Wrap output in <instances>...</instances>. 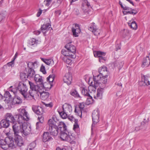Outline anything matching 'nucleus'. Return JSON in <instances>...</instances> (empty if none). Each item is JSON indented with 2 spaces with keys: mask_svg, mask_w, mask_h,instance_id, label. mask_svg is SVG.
Wrapping results in <instances>:
<instances>
[{
  "mask_svg": "<svg viewBox=\"0 0 150 150\" xmlns=\"http://www.w3.org/2000/svg\"><path fill=\"white\" fill-rule=\"evenodd\" d=\"M30 89L27 93V87L26 84L22 82H20L17 87V89L23 97L27 100L34 98L35 96H38L39 86L35 85L32 82L28 81Z\"/></svg>",
  "mask_w": 150,
  "mask_h": 150,
  "instance_id": "nucleus-1",
  "label": "nucleus"
},
{
  "mask_svg": "<svg viewBox=\"0 0 150 150\" xmlns=\"http://www.w3.org/2000/svg\"><path fill=\"white\" fill-rule=\"evenodd\" d=\"M12 127L14 135H19L20 133L25 136L28 134L26 127L23 126L22 123L17 121L12 124Z\"/></svg>",
  "mask_w": 150,
  "mask_h": 150,
  "instance_id": "nucleus-2",
  "label": "nucleus"
},
{
  "mask_svg": "<svg viewBox=\"0 0 150 150\" xmlns=\"http://www.w3.org/2000/svg\"><path fill=\"white\" fill-rule=\"evenodd\" d=\"M0 144L2 149L4 150H7L9 148L14 149L16 147L13 138L11 136L6 137L4 140H0Z\"/></svg>",
  "mask_w": 150,
  "mask_h": 150,
  "instance_id": "nucleus-3",
  "label": "nucleus"
},
{
  "mask_svg": "<svg viewBox=\"0 0 150 150\" xmlns=\"http://www.w3.org/2000/svg\"><path fill=\"white\" fill-rule=\"evenodd\" d=\"M107 79L106 78L102 76L100 74L96 76H93V81H91L90 79L88 81V83L91 85V86H92L94 88L93 90H94L96 89L97 87L100 85V84H105L107 83Z\"/></svg>",
  "mask_w": 150,
  "mask_h": 150,
  "instance_id": "nucleus-4",
  "label": "nucleus"
},
{
  "mask_svg": "<svg viewBox=\"0 0 150 150\" xmlns=\"http://www.w3.org/2000/svg\"><path fill=\"white\" fill-rule=\"evenodd\" d=\"M48 124L49 127L48 130L50 134L53 136H56L58 133L59 128L57 127L58 123L55 122L54 120L52 117L49 120Z\"/></svg>",
  "mask_w": 150,
  "mask_h": 150,
  "instance_id": "nucleus-5",
  "label": "nucleus"
},
{
  "mask_svg": "<svg viewBox=\"0 0 150 150\" xmlns=\"http://www.w3.org/2000/svg\"><path fill=\"white\" fill-rule=\"evenodd\" d=\"M17 117V121L22 124L23 122V121H28L29 120V117L28 115V112L25 110L23 109L21 111L20 115L16 116Z\"/></svg>",
  "mask_w": 150,
  "mask_h": 150,
  "instance_id": "nucleus-6",
  "label": "nucleus"
},
{
  "mask_svg": "<svg viewBox=\"0 0 150 150\" xmlns=\"http://www.w3.org/2000/svg\"><path fill=\"white\" fill-rule=\"evenodd\" d=\"M95 57H99V61L100 62H104L106 60V58L105 56L106 53L100 51H95L93 52Z\"/></svg>",
  "mask_w": 150,
  "mask_h": 150,
  "instance_id": "nucleus-7",
  "label": "nucleus"
},
{
  "mask_svg": "<svg viewBox=\"0 0 150 150\" xmlns=\"http://www.w3.org/2000/svg\"><path fill=\"white\" fill-rule=\"evenodd\" d=\"M52 117L53 119L54 120L55 122L58 123V125H57V127L58 128H59L60 132L67 130V126L64 122H60L55 116L53 115Z\"/></svg>",
  "mask_w": 150,
  "mask_h": 150,
  "instance_id": "nucleus-8",
  "label": "nucleus"
},
{
  "mask_svg": "<svg viewBox=\"0 0 150 150\" xmlns=\"http://www.w3.org/2000/svg\"><path fill=\"white\" fill-rule=\"evenodd\" d=\"M85 106V103H80L78 105L76 106L74 112L77 113V115L81 117L82 111Z\"/></svg>",
  "mask_w": 150,
  "mask_h": 150,
  "instance_id": "nucleus-9",
  "label": "nucleus"
},
{
  "mask_svg": "<svg viewBox=\"0 0 150 150\" xmlns=\"http://www.w3.org/2000/svg\"><path fill=\"white\" fill-rule=\"evenodd\" d=\"M99 112L98 110H94L92 113L93 124L92 127L99 121Z\"/></svg>",
  "mask_w": 150,
  "mask_h": 150,
  "instance_id": "nucleus-10",
  "label": "nucleus"
},
{
  "mask_svg": "<svg viewBox=\"0 0 150 150\" xmlns=\"http://www.w3.org/2000/svg\"><path fill=\"white\" fill-rule=\"evenodd\" d=\"M14 144L16 146H21L23 144L22 137L19 134L14 135Z\"/></svg>",
  "mask_w": 150,
  "mask_h": 150,
  "instance_id": "nucleus-11",
  "label": "nucleus"
},
{
  "mask_svg": "<svg viewBox=\"0 0 150 150\" xmlns=\"http://www.w3.org/2000/svg\"><path fill=\"white\" fill-rule=\"evenodd\" d=\"M32 109L33 111L38 115H42L43 114V108L40 106L33 105L32 106Z\"/></svg>",
  "mask_w": 150,
  "mask_h": 150,
  "instance_id": "nucleus-12",
  "label": "nucleus"
},
{
  "mask_svg": "<svg viewBox=\"0 0 150 150\" xmlns=\"http://www.w3.org/2000/svg\"><path fill=\"white\" fill-rule=\"evenodd\" d=\"M65 47L66 50L73 54H75L76 52V47L71 44V43H69L67 44L65 46Z\"/></svg>",
  "mask_w": 150,
  "mask_h": 150,
  "instance_id": "nucleus-13",
  "label": "nucleus"
},
{
  "mask_svg": "<svg viewBox=\"0 0 150 150\" xmlns=\"http://www.w3.org/2000/svg\"><path fill=\"white\" fill-rule=\"evenodd\" d=\"M99 73L102 76L105 78L108 76V72L107 70L106 67L105 66H103L102 67H100L98 70Z\"/></svg>",
  "mask_w": 150,
  "mask_h": 150,
  "instance_id": "nucleus-14",
  "label": "nucleus"
},
{
  "mask_svg": "<svg viewBox=\"0 0 150 150\" xmlns=\"http://www.w3.org/2000/svg\"><path fill=\"white\" fill-rule=\"evenodd\" d=\"M62 110L65 112L70 115L72 111V107L70 104L65 103L63 105Z\"/></svg>",
  "mask_w": 150,
  "mask_h": 150,
  "instance_id": "nucleus-15",
  "label": "nucleus"
},
{
  "mask_svg": "<svg viewBox=\"0 0 150 150\" xmlns=\"http://www.w3.org/2000/svg\"><path fill=\"white\" fill-rule=\"evenodd\" d=\"M34 79L36 83L41 85V86L43 88H46L44 86L43 83V80L42 76H40L38 74H35L34 76Z\"/></svg>",
  "mask_w": 150,
  "mask_h": 150,
  "instance_id": "nucleus-16",
  "label": "nucleus"
},
{
  "mask_svg": "<svg viewBox=\"0 0 150 150\" xmlns=\"http://www.w3.org/2000/svg\"><path fill=\"white\" fill-rule=\"evenodd\" d=\"M63 80L64 82L67 83V85L70 84L72 80L71 74L69 73L66 74L63 77Z\"/></svg>",
  "mask_w": 150,
  "mask_h": 150,
  "instance_id": "nucleus-17",
  "label": "nucleus"
},
{
  "mask_svg": "<svg viewBox=\"0 0 150 150\" xmlns=\"http://www.w3.org/2000/svg\"><path fill=\"white\" fill-rule=\"evenodd\" d=\"M72 32L73 33V35L75 37H77L78 36V34L81 32V30L79 24L76 23L75 24V27L72 28Z\"/></svg>",
  "mask_w": 150,
  "mask_h": 150,
  "instance_id": "nucleus-18",
  "label": "nucleus"
},
{
  "mask_svg": "<svg viewBox=\"0 0 150 150\" xmlns=\"http://www.w3.org/2000/svg\"><path fill=\"white\" fill-rule=\"evenodd\" d=\"M5 119L8 121L10 123L13 124L16 122V120L11 113H7L5 116Z\"/></svg>",
  "mask_w": 150,
  "mask_h": 150,
  "instance_id": "nucleus-19",
  "label": "nucleus"
},
{
  "mask_svg": "<svg viewBox=\"0 0 150 150\" xmlns=\"http://www.w3.org/2000/svg\"><path fill=\"white\" fill-rule=\"evenodd\" d=\"M144 79V81L139 82V85L141 86H145L150 85V81L149 80V78L146 76L144 75L142 77Z\"/></svg>",
  "mask_w": 150,
  "mask_h": 150,
  "instance_id": "nucleus-20",
  "label": "nucleus"
},
{
  "mask_svg": "<svg viewBox=\"0 0 150 150\" xmlns=\"http://www.w3.org/2000/svg\"><path fill=\"white\" fill-rule=\"evenodd\" d=\"M26 63L27 64V69H33L34 70L38 67V62L37 61H35L34 62L28 61Z\"/></svg>",
  "mask_w": 150,
  "mask_h": 150,
  "instance_id": "nucleus-21",
  "label": "nucleus"
},
{
  "mask_svg": "<svg viewBox=\"0 0 150 150\" xmlns=\"http://www.w3.org/2000/svg\"><path fill=\"white\" fill-rule=\"evenodd\" d=\"M22 103V100L21 98L18 96H15L12 100L11 104L12 105H19Z\"/></svg>",
  "mask_w": 150,
  "mask_h": 150,
  "instance_id": "nucleus-22",
  "label": "nucleus"
},
{
  "mask_svg": "<svg viewBox=\"0 0 150 150\" xmlns=\"http://www.w3.org/2000/svg\"><path fill=\"white\" fill-rule=\"evenodd\" d=\"M91 87H92V86H91L90 85V86L88 88L86 87H83L81 91V92L82 94H83L84 96L90 97L91 100H92V98L91 96L89 94V88Z\"/></svg>",
  "mask_w": 150,
  "mask_h": 150,
  "instance_id": "nucleus-23",
  "label": "nucleus"
},
{
  "mask_svg": "<svg viewBox=\"0 0 150 150\" xmlns=\"http://www.w3.org/2000/svg\"><path fill=\"white\" fill-rule=\"evenodd\" d=\"M62 53L64 56V57H67L69 56L72 58H75L76 57L75 54H71L68 50H66L64 49L62 50ZM62 56L63 57V56Z\"/></svg>",
  "mask_w": 150,
  "mask_h": 150,
  "instance_id": "nucleus-24",
  "label": "nucleus"
},
{
  "mask_svg": "<svg viewBox=\"0 0 150 150\" xmlns=\"http://www.w3.org/2000/svg\"><path fill=\"white\" fill-rule=\"evenodd\" d=\"M69 133L67 130L60 132V138L62 140L67 141L68 139Z\"/></svg>",
  "mask_w": 150,
  "mask_h": 150,
  "instance_id": "nucleus-25",
  "label": "nucleus"
},
{
  "mask_svg": "<svg viewBox=\"0 0 150 150\" xmlns=\"http://www.w3.org/2000/svg\"><path fill=\"white\" fill-rule=\"evenodd\" d=\"M39 91L38 92V96H39V93L40 95V98L43 100H46L49 96V93L47 92H39L40 89L39 87Z\"/></svg>",
  "mask_w": 150,
  "mask_h": 150,
  "instance_id": "nucleus-26",
  "label": "nucleus"
},
{
  "mask_svg": "<svg viewBox=\"0 0 150 150\" xmlns=\"http://www.w3.org/2000/svg\"><path fill=\"white\" fill-rule=\"evenodd\" d=\"M50 134V133L48 132H45L44 133L42 138V141L44 142H46L52 139Z\"/></svg>",
  "mask_w": 150,
  "mask_h": 150,
  "instance_id": "nucleus-27",
  "label": "nucleus"
},
{
  "mask_svg": "<svg viewBox=\"0 0 150 150\" xmlns=\"http://www.w3.org/2000/svg\"><path fill=\"white\" fill-rule=\"evenodd\" d=\"M150 64V59L148 56H146L143 60L142 66V67H147Z\"/></svg>",
  "mask_w": 150,
  "mask_h": 150,
  "instance_id": "nucleus-28",
  "label": "nucleus"
},
{
  "mask_svg": "<svg viewBox=\"0 0 150 150\" xmlns=\"http://www.w3.org/2000/svg\"><path fill=\"white\" fill-rule=\"evenodd\" d=\"M75 135L74 134L69 132L68 139H67V141L71 143H75Z\"/></svg>",
  "mask_w": 150,
  "mask_h": 150,
  "instance_id": "nucleus-29",
  "label": "nucleus"
},
{
  "mask_svg": "<svg viewBox=\"0 0 150 150\" xmlns=\"http://www.w3.org/2000/svg\"><path fill=\"white\" fill-rule=\"evenodd\" d=\"M1 126L5 128H8L10 125V122L5 119L2 120L1 121Z\"/></svg>",
  "mask_w": 150,
  "mask_h": 150,
  "instance_id": "nucleus-30",
  "label": "nucleus"
},
{
  "mask_svg": "<svg viewBox=\"0 0 150 150\" xmlns=\"http://www.w3.org/2000/svg\"><path fill=\"white\" fill-rule=\"evenodd\" d=\"M51 25L48 23L44 24L42 25L41 29L44 35L46 33V32L47 30H49L50 28Z\"/></svg>",
  "mask_w": 150,
  "mask_h": 150,
  "instance_id": "nucleus-31",
  "label": "nucleus"
},
{
  "mask_svg": "<svg viewBox=\"0 0 150 150\" xmlns=\"http://www.w3.org/2000/svg\"><path fill=\"white\" fill-rule=\"evenodd\" d=\"M27 75L28 78H30L34 77L35 75V72L33 69H27Z\"/></svg>",
  "mask_w": 150,
  "mask_h": 150,
  "instance_id": "nucleus-32",
  "label": "nucleus"
},
{
  "mask_svg": "<svg viewBox=\"0 0 150 150\" xmlns=\"http://www.w3.org/2000/svg\"><path fill=\"white\" fill-rule=\"evenodd\" d=\"M38 41L36 39L32 38L30 39L29 41V46L36 47L38 43Z\"/></svg>",
  "mask_w": 150,
  "mask_h": 150,
  "instance_id": "nucleus-33",
  "label": "nucleus"
},
{
  "mask_svg": "<svg viewBox=\"0 0 150 150\" xmlns=\"http://www.w3.org/2000/svg\"><path fill=\"white\" fill-rule=\"evenodd\" d=\"M104 92V89L103 88H98L97 90V96L100 99H101L102 98L103 94Z\"/></svg>",
  "mask_w": 150,
  "mask_h": 150,
  "instance_id": "nucleus-34",
  "label": "nucleus"
},
{
  "mask_svg": "<svg viewBox=\"0 0 150 150\" xmlns=\"http://www.w3.org/2000/svg\"><path fill=\"white\" fill-rule=\"evenodd\" d=\"M54 78V74L50 75L47 78V80L50 83V88H51L52 86V83L53 81Z\"/></svg>",
  "mask_w": 150,
  "mask_h": 150,
  "instance_id": "nucleus-35",
  "label": "nucleus"
},
{
  "mask_svg": "<svg viewBox=\"0 0 150 150\" xmlns=\"http://www.w3.org/2000/svg\"><path fill=\"white\" fill-rule=\"evenodd\" d=\"M73 129L76 133H79V126L78 124V120H75V123L74 125Z\"/></svg>",
  "mask_w": 150,
  "mask_h": 150,
  "instance_id": "nucleus-36",
  "label": "nucleus"
},
{
  "mask_svg": "<svg viewBox=\"0 0 150 150\" xmlns=\"http://www.w3.org/2000/svg\"><path fill=\"white\" fill-rule=\"evenodd\" d=\"M61 59L67 64H68L70 65L71 64V60L69 58H68L66 57H62V56H61Z\"/></svg>",
  "mask_w": 150,
  "mask_h": 150,
  "instance_id": "nucleus-37",
  "label": "nucleus"
},
{
  "mask_svg": "<svg viewBox=\"0 0 150 150\" xmlns=\"http://www.w3.org/2000/svg\"><path fill=\"white\" fill-rule=\"evenodd\" d=\"M95 23H92V24L89 28L88 29L89 30L94 33H96L97 30L96 26L95 25Z\"/></svg>",
  "mask_w": 150,
  "mask_h": 150,
  "instance_id": "nucleus-38",
  "label": "nucleus"
},
{
  "mask_svg": "<svg viewBox=\"0 0 150 150\" xmlns=\"http://www.w3.org/2000/svg\"><path fill=\"white\" fill-rule=\"evenodd\" d=\"M58 111L60 116L63 119L66 118L67 117V116L68 115H69V114L66 113L63 110V111H60L59 110Z\"/></svg>",
  "mask_w": 150,
  "mask_h": 150,
  "instance_id": "nucleus-39",
  "label": "nucleus"
},
{
  "mask_svg": "<svg viewBox=\"0 0 150 150\" xmlns=\"http://www.w3.org/2000/svg\"><path fill=\"white\" fill-rule=\"evenodd\" d=\"M71 94L75 97L80 98L78 93L75 89H72L70 92Z\"/></svg>",
  "mask_w": 150,
  "mask_h": 150,
  "instance_id": "nucleus-40",
  "label": "nucleus"
},
{
  "mask_svg": "<svg viewBox=\"0 0 150 150\" xmlns=\"http://www.w3.org/2000/svg\"><path fill=\"white\" fill-rule=\"evenodd\" d=\"M82 8L83 10H84V7L85 6H87V8H88L90 6V4L88 2L87 0H83L82 3Z\"/></svg>",
  "mask_w": 150,
  "mask_h": 150,
  "instance_id": "nucleus-41",
  "label": "nucleus"
},
{
  "mask_svg": "<svg viewBox=\"0 0 150 150\" xmlns=\"http://www.w3.org/2000/svg\"><path fill=\"white\" fill-rule=\"evenodd\" d=\"M128 24L130 27L133 29L135 30L137 28V25L135 21H133L130 23H129Z\"/></svg>",
  "mask_w": 150,
  "mask_h": 150,
  "instance_id": "nucleus-42",
  "label": "nucleus"
},
{
  "mask_svg": "<svg viewBox=\"0 0 150 150\" xmlns=\"http://www.w3.org/2000/svg\"><path fill=\"white\" fill-rule=\"evenodd\" d=\"M20 76L21 79L23 81H25L27 78H28V75L24 73H21L20 74Z\"/></svg>",
  "mask_w": 150,
  "mask_h": 150,
  "instance_id": "nucleus-43",
  "label": "nucleus"
},
{
  "mask_svg": "<svg viewBox=\"0 0 150 150\" xmlns=\"http://www.w3.org/2000/svg\"><path fill=\"white\" fill-rule=\"evenodd\" d=\"M4 97L8 100H10L11 99V95L9 91H6L4 94Z\"/></svg>",
  "mask_w": 150,
  "mask_h": 150,
  "instance_id": "nucleus-44",
  "label": "nucleus"
},
{
  "mask_svg": "<svg viewBox=\"0 0 150 150\" xmlns=\"http://www.w3.org/2000/svg\"><path fill=\"white\" fill-rule=\"evenodd\" d=\"M126 13H124V15H126L127 14H129L132 15H135L137 14V12L136 10L134 9H132V11L129 10L128 11H127L125 12Z\"/></svg>",
  "mask_w": 150,
  "mask_h": 150,
  "instance_id": "nucleus-45",
  "label": "nucleus"
},
{
  "mask_svg": "<svg viewBox=\"0 0 150 150\" xmlns=\"http://www.w3.org/2000/svg\"><path fill=\"white\" fill-rule=\"evenodd\" d=\"M45 62V63L47 65H50L51 66H52V65L53 64L54 62L51 59H46Z\"/></svg>",
  "mask_w": 150,
  "mask_h": 150,
  "instance_id": "nucleus-46",
  "label": "nucleus"
},
{
  "mask_svg": "<svg viewBox=\"0 0 150 150\" xmlns=\"http://www.w3.org/2000/svg\"><path fill=\"white\" fill-rule=\"evenodd\" d=\"M117 66L119 69L123 67L124 63L123 62L121 61H119L117 62Z\"/></svg>",
  "mask_w": 150,
  "mask_h": 150,
  "instance_id": "nucleus-47",
  "label": "nucleus"
},
{
  "mask_svg": "<svg viewBox=\"0 0 150 150\" xmlns=\"http://www.w3.org/2000/svg\"><path fill=\"white\" fill-rule=\"evenodd\" d=\"M52 0H45L44 2L45 3L46 6H48L51 3Z\"/></svg>",
  "mask_w": 150,
  "mask_h": 150,
  "instance_id": "nucleus-48",
  "label": "nucleus"
},
{
  "mask_svg": "<svg viewBox=\"0 0 150 150\" xmlns=\"http://www.w3.org/2000/svg\"><path fill=\"white\" fill-rule=\"evenodd\" d=\"M38 119L39 120V122L40 123H42L43 122L44 117L42 115H40L38 117Z\"/></svg>",
  "mask_w": 150,
  "mask_h": 150,
  "instance_id": "nucleus-49",
  "label": "nucleus"
},
{
  "mask_svg": "<svg viewBox=\"0 0 150 150\" xmlns=\"http://www.w3.org/2000/svg\"><path fill=\"white\" fill-rule=\"evenodd\" d=\"M14 60H12L11 62L8 63L7 65L8 67H13L14 65Z\"/></svg>",
  "mask_w": 150,
  "mask_h": 150,
  "instance_id": "nucleus-50",
  "label": "nucleus"
},
{
  "mask_svg": "<svg viewBox=\"0 0 150 150\" xmlns=\"http://www.w3.org/2000/svg\"><path fill=\"white\" fill-rule=\"evenodd\" d=\"M40 71L41 72H42L44 74H45L46 73L45 67L42 65L41 67Z\"/></svg>",
  "mask_w": 150,
  "mask_h": 150,
  "instance_id": "nucleus-51",
  "label": "nucleus"
},
{
  "mask_svg": "<svg viewBox=\"0 0 150 150\" xmlns=\"http://www.w3.org/2000/svg\"><path fill=\"white\" fill-rule=\"evenodd\" d=\"M5 16L4 14L3 13H0V22L3 19L5 18Z\"/></svg>",
  "mask_w": 150,
  "mask_h": 150,
  "instance_id": "nucleus-52",
  "label": "nucleus"
},
{
  "mask_svg": "<svg viewBox=\"0 0 150 150\" xmlns=\"http://www.w3.org/2000/svg\"><path fill=\"white\" fill-rule=\"evenodd\" d=\"M36 146V144L34 142H33L30 144L29 145V146L30 147H32L33 149Z\"/></svg>",
  "mask_w": 150,
  "mask_h": 150,
  "instance_id": "nucleus-53",
  "label": "nucleus"
},
{
  "mask_svg": "<svg viewBox=\"0 0 150 150\" xmlns=\"http://www.w3.org/2000/svg\"><path fill=\"white\" fill-rule=\"evenodd\" d=\"M42 10H41L40 8L37 14V17H38L40 16L42 13Z\"/></svg>",
  "mask_w": 150,
  "mask_h": 150,
  "instance_id": "nucleus-54",
  "label": "nucleus"
},
{
  "mask_svg": "<svg viewBox=\"0 0 150 150\" xmlns=\"http://www.w3.org/2000/svg\"><path fill=\"white\" fill-rule=\"evenodd\" d=\"M41 123L38 122H37L36 124V129H39Z\"/></svg>",
  "mask_w": 150,
  "mask_h": 150,
  "instance_id": "nucleus-55",
  "label": "nucleus"
},
{
  "mask_svg": "<svg viewBox=\"0 0 150 150\" xmlns=\"http://www.w3.org/2000/svg\"><path fill=\"white\" fill-rule=\"evenodd\" d=\"M123 9L124 10H128L129 11V10L132 11V8H131L129 7H128L126 6H124V8Z\"/></svg>",
  "mask_w": 150,
  "mask_h": 150,
  "instance_id": "nucleus-56",
  "label": "nucleus"
},
{
  "mask_svg": "<svg viewBox=\"0 0 150 150\" xmlns=\"http://www.w3.org/2000/svg\"><path fill=\"white\" fill-rule=\"evenodd\" d=\"M33 33L34 34L38 35L40 34V31L39 30H36L34 31Z\"/></svg>",
  "mask_w": 150,
  "mask_h": 150,
  "instance_id": "nucleus-57",
  "label": "nucleus"
},
{
  "mask_svg": "<svg viewBox=\"0 0 150 150\" xmlns=\"http://www.w3.org/2000/svg\"><path fill=\"white\" fill-rule=\"evenodd\" d=\"M45 106L46 107H52V104L51 103H50L48 104H44Z\"/></svg>",
  "mask_w": 150,
  "mask_h": 150,
  "instance_id": "nucleus-58",
  "label": "nucleus"
},
{
  "mask_svg": "<svg viewBox=\"0 0 150 150\" xmlns=\"http://www.w3.org/2000/svg\"><path fill=\"white\" fill-rule=\"evenodd\" d=\"M18 53L17 52H16V54H15L14 57H13V60L14 61L15 60V59H16L17 57V56H18Z\"/></svg>",
  "mask_w": 150,
  "mask_h": 150,
  "instance_id": "nucleus-59",
  "label": "nucleus"
},
{
  "mask_svg": "<svg viewBox=\"0 0 150 150\" xmlns=\"http://www.w3.org/2000/svg\"><path fill=\"white\" fill-rule=\"evenodd\" d=\"M129 2L131 4H132L133 6L134 5L133 2L131 0H126Z\"/></svg>",
  "mask_w": 150,
  "mask_h": 150,
  "instance_id": "nucleus-60",
  "label": "nucleus"
},
{
  "mask_svg": "<svg viewBox=\"0 0 150 150\" xmlns=\"http://www.w3.org/2000/svg\"><path fill=\"white\" fill-rule=\"evenodd\" d=\"M118 86H120L122 87V84L121 83H115Z\"/></svg>",
  "mask_w": 150,
  "mask_h": 150,
  "instance_id": "nucleus-61",
  "label": "nucleus"
},
{
  "mask_svg": "<svg viewBox=\"0 0 150 150\" xmlns=\"http://www.w3.org/2000/svg\"><path fill=\"white\" fill-rule=\"evenodd\" d=\"M56 150H64V149L63 148L62 149L59 147H58L56 149Z\"/></svg>",
  "mask_w": 150,
  "mask_h": 150,
  "instance_id": "nucleus-62",
  "label": "nucleus"
},
{
  "mask_svg": "<svg viewBox=\"0 0 150 150\" xmlns=\"http://www.w3.org/2000/svg\"><path fill=\"white\" fill-rule=\"evenodd\" d=\"M70 1V4H72L73 2L77 1V0H69Z\"/></svg>",
  "mask_w": 150,
  "mask_h": 150,
  "instance_id": "nucleus-63",
  "label": "nucleus"
},
{
  "mask_svg": "<svg viewBox=\"0 0 150 150\" xmlns=\"http://www.w3.org/2000/svg\"><path fill=\"white\" fill-rule=\"evenodd\" d=\"M62 0H57V2L58 4H60L62 3Z\"/></svg>",
  "mask_w": 150,
  "mask_h": 150,
  "instance_id": "nucleus-64",
  "label": "nucleus"
}]
</instances>
